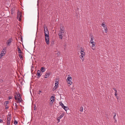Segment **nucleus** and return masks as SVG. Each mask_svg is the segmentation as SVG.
<instances>
[{"mask_svg": "<svg viewBox=\"0 0 125 125\" xmlns=\"http://www.w3.org/2000/svg\"><path fill=\"white\" fill-rule=\"evenodd\" d=\"M44 33L45 37L49 36V33L47 28L45 26H44Z\"/></svg>", "mask_w": 125, "mask_h": 125, "instance_id": "nucleus-1", "label": "nucleus"}, {"mask_svg": "<svg viewBox=\"0 0 125 125\" xmlns=\"http://www.w3.org/2000/svg\"><path fill=\"white\" fill-rule=\"evenodd\" d=\"M6 48H4L2 50L1 53L0 54V58H2V57L4 56L6 53Z\"/></svg>", "mask_w": 125, "mask_h": 125, "instance_id": "nucleus-2", "label": "nucleus"}, {"mask_svg": "<svg viewBox=\"0 0 125 125\" xmlns=\"http://www.w3.org/2000/svg\"><path fill=\"white\" fill-rule=\"evenodd\" d=\"M65 31V28L63 26H61L60 27V31L59 33L64 34Z\"/></svg>", "mask_w": 125, "mask_h": 125, "instance_id": "nucleus-3", "label": "nucleus"}, {"mask_svg": "<svg viewBox=\"0 0 125 125\" xmlns=\"http://www.w3.org/2000/svg\"><path fill=\"white\" fill-rule=\"evenodd\" d=\"M22 16L21 13L20 12L18 11L17 14V18L19 21H20L21 20V18Z\"/></svg>", "mask_w": 125, "mask_h": 125, "instance_id": "nucleus-4", "label": "nucleus"}, {"mask_svg": "<svg viewBox=\"0 0 125 125\" xmlns=\"http://www.w3.org/2000/svg\"><path fill=\"white\" fill-rule=\"evenodd\" d=\"M12 41V38H9L7 41L6 44L8 46H10Z\"/></svg>", "mask_w": 125, "mask_h": 125, "instance_id": "nucleus-5", "label": "nucleus"}, {"mask_svg": "<svg viewBox=\"0 0 125 125\" xmlns=\"http://www.w3.org/2000/svg\"><path fill=\"white\" fill-rule=\"evenodd\" d=\"M51 101L50 102V104H52L54 102V96H52L50 98Z\"/></svg>", "mask_w": 125, "mask_h": 125, "instance_id": "nucleus-6", "label": "nucleus"}, {"mask_svg": "<svg viewBox=\"0 0 125 125\" xmlns=\"http://www.w3.org/2000/svg\"><path fill=\"white\" fill-rule=\"evenodd\" d=\"M45 40L47 44H49V36L48 37H45Z\"/></svg>", "mask_w": 125, "mask_h": 125, "instance_id": "nucleus-7", "label": "nucleus"}, {"mask_svg": "<svg viewBox=\"0 0 125 125\" xmlns=\"http://www.w3.org/2000/svg\"><path fill=\"white\" fill-rule=\"evenodd\" d=\"M92 44L91 48L93 50H94L95 47V42H94L93 43H91Z\"/></svg>", "mask_w": 125, "mask_h": 125, "instance_id": "nucleus-8", "label": "nucleus"}, {"mask_svg": "<svg viewBox=\"0 0 125 125\" xmlns=\"http://www.w3.org/2000/svg\"><path fill=\"white\" fill-rule=\"evenodd\" d=\"M41 71L40 70H38L37 72V75L38 77L39 78L41 76Z\"/></svg>", "mask_w": 125, "mask_h": 125, "instance_id": "nucleus-9", "label": "nucleus"}, {"mask_svg": "<svg viewBox=\"0 0 125 125\" xmlns=\"http://www.w3.org/2000/svg\"><path fill=\"white\" fill-rule=\"evenodd\" d=\"M64 115L63 114H62L60 116L58 117L57 118V120H58V123L60 122V120L64 116Z\"/></svg>", "mask_w": 125, "mask_h": 125, "instance_id": "nucleus-10", "label": "nucleus"}, {"mask_svg": "<svg viewBox=\"0 0 125 125\" xmlns=\"http://www.w3.org/2000/svg\"><path fill=\"white\" fill-rule=\"evenodd\" d=\"M13 105L15 106V107L14 108L15 110H16L18 109V105L16 103H15L14 104H13Z\"/></svg>", "mask_w": 125, "mask_h": 125, "instance_id": "nucleus-11", "label": "nucleus"}, {"mask_svg": "<svg viewBox=\"0 0 125 125\" xmlns=\"http://www.w3.org/2000/svg\"><path fill=\"white\" fill-rule=\"evenodd\" d=\"M67 80H68V81H71L72 80V77L69 75L68 76Z\"/></svg>", "mask_w": 125, "mask_h": 125, "instance_id": "nucleus-12", "label": "nucleus"}, {"mask_svg": "<svg viewBox=\"0 0 125 125\" xmlns=\"http://www.w3.org/2000/svg\"><path fill=\"white\" fill-rule=\"evenodd\" d=\"M50 74V73H46L44 75V77L45 78H47L49 76Z\"/></svg>", "mask_w": 125, "mask_h": 125, "instance_id": "nucleus-13", "label": "nucleus"}, {"mask_svg": "<svg viewBox=\"0 0 125 125\" xmlns=\"http://www.w3.org/2000/svg\"><path fill=\"white\" fill-rule=\"evenodd\" d=\"M63 34H61L59 33L58 35H59V38L61 39H62L63 37Z\"/></svg>", "mask_w": 125, "mask_h": 125, "instance_id": "nucleus-14", "label": "nucleus"}, {"mask_svg": "<svg viewBox=\"0 0 125 125\" xmlns=\"http://www.w3.org/2000/svg\"><path fill=\"white\" fill-rule=\"evenodd\" d=\"M17 48H18V51L19 53H22V52L21 51V50L20 48H19V46H17Z\"/></svg>", "mask_w": 125, "mask_h": 125, "instance_id": "nucleus-15", "label": "nucleus"}, {"mask_svg": "<svg viewBox=\"0 0 125 125\" xmlns=\"http://www.w3.org/2000/svg\"><path fill=\"white\" fill-rule=\"evenodd\" d=\"M101 26L103 27L104 29H105L106 28H107L106 25L104 23L102 24Z\"/></svg>", "mask_w": 125, "mask_h": 125, "instance_id": "nucleus-16", "label": "nucleus"}, {"mask_svg": "<svg viewBox=\"0 0 125 125\" xmlns=\"http://www.w3.org/2000/svg\"><path fill=\"white\" fill-rule=\"evenodd\" d=\"M65 111H66L67 110L69 109V108L65 106H64L62 108Z\"/></svg>", "mask_w": 125, "mask_h": 125, "instance_id": "nucleus-17", "label": "nucleus"}, {"mask_svg": "<svg viewBox=\"0 0 125 125\" xmlns=\"http://www.w3.org/2000/svg\"><path fill=\"white\" fill-rule=\"evenodd\" d=\"M45 69L43 67H42L41 69V71L42 72H44L45 71Z\"/></svg>", "mask_w": 125, "mask_h": 125, "instance_id": "nucleus-18", "label": "nucleus"}, {"mask_svg": "<svg viewBox=\"0 0 125 125\" xmlns=\"http://www.w3.org/2000/svg\"><path fill=\"white\" fill-rule=\"evenodd\" d=\"M84 56H83V55H80V57L81 58V59H82V61H83L84 60Z\"/></svg>", "mask_w": 125, "mask_h": 125, "instance_id": "nucleus-19", "label": "nucleus"}, {"mask_svg": "<svg viewBox=\"0 0 125 125\" xmlns=\"http://www.w3.org/2000/svg\"><path fill=\"white\" fill-rule=\"evenodd\" d=\"M22 100L21 98V97L20 98H18V100H17V102L20 103L21 102V100Z\"/></svg>", "mask_w": 125, "mask_h": 125, "instance_id": "nucleus-20", "label": "nucleus"}, {"mask_svg": "<svg viewBox=\"0 0 125 125\" xmlns=\"http://www.w3.org/2000/svg\"><path fill=\"white\" fill-rule=\"evenodd\" d=\"M59 104L61 106L62 108L64 106L63 104L62 103V102L61 101L59 102Z\"/></svg>", "mask_w": 125, "mask_h": 125, "instance_id": "nucleus-21", "label": "nucleus"}, {"mask_svg": "<svg viewBox=\"0 0 125 125\" xmlns=\"http://www.w3.org/2000/svg\"><path fill=\"white\" fill-rule=\"evenodd\" d=\"M11 120V117L10 116L8 117L7 118V121H10Z\"/></svg>", "mask_w": 125, "mask_h": 125, "instance_id": "nucleus-22", "label": "nucleus"}, {"mask_svg": "<svg viewBox=\"0 0 125 125\" xmlns=\"http://www.w3.org/2000/svg\"><path fill=\"white\" fill-rule=\"evenodd\" d=\"M113 114H114V116H113V118L114 120H115V117L116 116V114L115 113H113Z\"/></svg>", "mask_w": 125, "mask_h": 125, "instance_id": "nucleus-23", "label": "nucleus"}, {"mask_svg": "<svg viewBox=\"0 0 125 125\" xmlns=\"http://www.w3.org/2000/svg\"><path fill=\"white\" fill-rule=\"evenodd\" d=\"M90 36L91 37V40H94V36L93 35H90Z\"/></svg>", "mask_w": 125, "mask_h": 125, "instance_id": "nucleus-24", "label": "nucleus"}, {"mask_svg": "<svg viewBox=\"0 0 125 125\" xmlns=\"http://www.w3.org/2000/svg\"><path fill=\"white\" fill-rule=\"evenodd\" d=\"M58 84H59V82L58 81H55V85L58 86Z\"/></svg>", "mask_w": 125, "mask_h": 125, "instance_id": "nucleus-25", "label": "nucleus"}, {"mask_svg": "<svg viewBox=\"0 0 125 125\" xmlns=\"http://www.w3.org/2000/svg\"><path fill=\"white\" fill-rule=\"evenodd\" d=\"M104 32L106 33H107L108 32V29L107 28H106L105 29H104Z\"/></svg>", "mask_w": 125, "mask_h": 125, "instance_id": "nucleus-26", "label": "nucleus"}, {"mask_svg": "<svg viewBox=\"0 0 125 125\" xmlns=\"http://www.w3.org/2000/svg\"><path fill=\"white\" fill-rule=\"evenodd\" d=\"M117 91H115V95L117 97Z\"/></svg>", "mask_w": 125, "mask_h": 125, "instance_id": "nucleus-27", "label": "nucleus"}, {"mask_svg": "<svg viewBox=\"0 0 125 125\" xmlns=\"http://www.w3.org/2000/svg\"><path fill=\"white\" fill-rule=\"evenodd\" d=\"M81 52H84V50L83 49L82 47L80 48Z\"/></svg>", "mask_w": 125, "mask_h": 125, "instance_id": "nucleus-28", "label": "nucleus"}, {"mask_svg": "<svg viewBox=\"0 0 125 125\" xmlns=\"http://www.w3.org/2000/svg\"><path fill=\"white\" fill-rule=\"evenodd\" d=\"M83 107L82 106H81L80 109V111L81 112H82L83 111Z\"/></svg>", "mask_w": 125, "mask_h": 125, "instance_id": "nucleus-29", "label": "nucleus"}, {"mask_svg": "<svg viewBox=\"0 0 125 125\" xmlns=\"http://www.w3.org/2000/svg\"><path fill=\"white\" fill-rule=\"evenodd\" d=\"M81 54V55L84 56L85 54V53L84 52H80Z\"/></svg>", "mask_w": 125, "mask_h": 125, "instance_id": "nucleus-30", "label": "nucleus"}, {"mask_svg": "<svg viewBox=\"0 0 125 125\" xmlns=\"http://www.w3.org/2000/svg\"><path fill=\"white\" fill-rule=\"evenodd\" d=\"M14 124L15 125H17L18 124V122L16 121H15L14 122Z\"/></svg>", "mask_w": 125, "mask_h": 125, "instance_id": "nucleus-31", "label": "nucleus"}, {"mask_svg": "<svg viewBox=\"0 0 125 125\" xmlns=\"http://www.w3.org/2000/svg\"><path fill=\"white\" fill-rule=\"evenodd\" d=\"M7 125H10V121H7Z\"/></svg>", "mask_w": 125, "mask_h": 125, "instance_id": "nucleus-32", "label": "nucleus"}, {"mask_svg": "<svg viewBox=\"0 0 125 125\" xmlns=\"http://www.w3.org/2000/svg\"><path fill=\"white\" fill-rule=\"evenodd\" d=\"M58 86L55 85L53 89L54 90L56 89L58 87Z\"/></svg>", "mask_w": 125, "mask_h": 125, "instance_id": "nucleus-33", "label": "nucleus"}, {"mask_svg": "<svg viewBox=\"0 0 125 125\" xmlns=\"http://www.w3.org/2000/svg\"><path fill=\"white\" fill-rule=\"evenodd\" d=\"M14 98L15 100L17 101V100H18V97H17L16 96H15L14 97Z\"/></svg>", "mask_w": 125, "mask_h": 125, "instance_id": "nucleus-34", "label": "nucleus"}, {"mask_svg": "<svg viewBox=\"0 0 125 125\" xmlns=\"http://www.w3.org/2000/svg\"><path fill=\"white\" fill-rule=\"evenodd\" d=\"M69 82L68 83L70 85L71 84H72V83L71 81H68Z\"/></svg>", "mask_w": 125, "mask_h": 125, "instance_id": "nucleus-35", "label": "nucleus"}, {"mask_svg": "<svg viewBox=\"0 0 125 125\" xmlns=\"http://www.w3.org/2000/svg\"><path fill=\"white\" fill-rule=\"evenodd\" d=\"M94 40H90V43H93V42H94L93 41Z\"/></svg>", "mask_w": 125, "mask_h": 125, "instance_id": "nucleus-36", "label": "nucleus"}, {"mask_svg": "<svg viewBox=\"0 0 125 125\" xmlns=\"http://www.w3.org/2000/svg\"><path fill=\"white\" fill-rule=\"evenodd\" d=\"M5 107H6V109H8V108H9L8 106V105H5Z\"/></svg>", "mask_w": 125, "mask_h": 125, "instance_id": "nucleus-37", "label": "nucleus"}, {"mask_svg": "<svg viewBox=\"0 0 125 125\" xmlns=\"http://www.w3.org/2000/svg\"><path fill=\"white\" fill-rule=\"evenodd\" d=\"M19 55L20 57L21 58H23V57H22V55L21 54H20Z\"/></svg>", "mask_w": 125, "mask_h": 125, "instance_id": "nucleus-38", "label": "nucleus"}, {"mask_svg": "<svg viewBox=\"0 0 125 125\" xmlns=\"http://www.w3.org/2000/svg\"><path fill=\"white\" fill-rule=\"evenodd\" d=\"M11 98H12V97H11V96H9V100L11 99Z\"/></svg>", "mask_w": 125, "mask_h": 125, "instance_id": "nucleus-39", "label": "nucleus"}, {"mask_svg": "<svg viewBox=\"0 0 125 125\" xmlns=\"http://www.w3.org/2000/svg\"><path fill=\"white\" fill-rule=\"evenodd\" d=\"M3 121L2 120L0 119V123H1Z\"/></svg>", "mask_w": 125, "mask_h": 125, "instance_id": "nucleus-40", "label": "nucleus"}, {"mask_svg": "<svg viewBox=\"0 0 125 125\" xmlns=\"http://www.w3.org/2000/svg\"><path fill=\"white\" fill-rule=\"evenodd\" d=\"M113 90L115 91H117L116 88H113Z\"/></svg>", "mask_w": 125, "mask_h": 125, "instance_id": "nucleus-41", "label": "nucleus"}, {"mask_svg": "<svg viewBox=\"0 0 125 125\" xmlns=\"http://www.w3.org/2000/svg\"><path fill=\"white\" fill-rule=\"evenodd\" d=\"M17 96L18 97H20V94H17Z\"/></svg>", "mask_w": 125, "mask_h": 125, "instance_id": "nucleus-42", "label": "nucleus"}, {"mask_svg": "<svg viewBox=\"0 0 125 125\" xmlns=\"http://www.w3.org/2000/svg\"><path fill=\"white\" fill-rule=\"evenodd\" d=\"M6 104H7L9 103V102L8 101H6Z\"/></svg>", "mask_w": 125, "mask_h": 125, "instance_id": "nucleus-43", "label": "nucleus"}, {"mask_svg": "<svg viewBox=\"0 0 125 125\" xmlns=\"http://www.w3.org/2000/svg\"><path fill=\"white\" fill-rule=\"evenodd\" d=\"M115 120V123H116V119H115V120Z\"/></svg>", "mask_w": 125, "mask_h": 125, "instance_id": "nucleus-44", "label": "nucleus"}, {"mask_svg": "<svg viewBox=\"0 0 125 125\" xmlns=\"http://www.w3.org/2000/svg\"><path fill=\"white\" fill-rule=\"evenodd\" d=\"M39 92H41V91H40Z\"/></svg>", "mask_w": 125, "mask_h": 125, "instance_id": "nucleus-45", "label": "nucleus"}]
</instances>
